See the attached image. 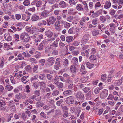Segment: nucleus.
<instances>
[{"label":"nucleus","instance_id":"1","mask_svg":"<svg viewBox=\"0 0 123 123\" xmlns=\"http://www.w3.org/2000/svg\"><path fill=\"white\" fill-rule=\"evenodd\" d=\"M20 38L23 42L25 43L28 42L31 40L28 34L25 32L21 33L20 36Z\"/></svg>","mask_w":123,"mask_h":123},{"label":"nucleus","instance_id":"2","mask_svg":"<svg viewBox=\"0 0 123 123\" xmlns=\"http://www.w3.org/2000/svg\"><path fill=\"white\" fill-rule=\"evenodd\" d=\"M75 99V98L74 96H70L66 98L65 102L68 105L73 104L74 103V101Z\"/></svg>","mask_w":123,"mask_h":123},{"label":"nucleus","instance_id":"3","mask_svg":"<svg viewBox=\"0 0 123 123\" xmlns=\"http://www.w3.org/2000/svg\"><path fill=\"white\" fill-rule=\"evenodd\" d=\"M56 18L54 16H51L49 18L46 20L47 21L48 25L49 26L50 25H53L54 24L56 21Z\"/></svg>","mask_w":123,"mask_h":123},{"label":"nucleus","instance_id":"4","mask_svg":"<svg viewBox=\"0 0 123 123\" xmlns=\"http://www.w3.org/2000/svg\"><path fill=\"white\" fill-rule=\"evenodd\" d=\"M50 13V12L49 11L47 10H45L40 13V16L43 18H46L48 16L49 14Z\"/></svg>","mask_w":123,"mask_h":123},{"label":"nucleus","instance_id":"5","mask_svg":"<svg viewBox=\"0 0 123 123\" xmlns=\"http://www.w3.org/2000/svg\"><path fill=\"white\" fill-rule=\"evenodd\" d=\"M108 93V91L107 90L105 89L103 90L100 94V97L102 99L105 98L107 97Z\"/></svg>","mask_w":123,"mask_h":123},{"label":"nucleus","instance_id":"6","mask_svg":"<svg viewBox=\"0 0 123 123\" xmlns=\"http://www.w3.org/2000/svg\"><path fill=\"white\" fill-rule=\"evenodd\" d=\"M89 35L88 34H86L83 36L81 41V43L83 44H86L89 40Z\"/></svg>","mask_w":123,"mask_h":123},{"label":"nucleus","instance_id":"7","mask_svg":"<svg viewBox=\"0 0 123 123\" xmlns=\"http://www.w3.org/2000/svg\"><path fill=\"white\" fill-rule=\"evenodd\" d=\"M75 96L78 100H82L84 99V94L80 91L77 92L76 93Z\"/></svg>","mask_w":123,"mask_h":123},{"label":"nucleus","instance_id":"8","mask_svg":"<svg viewBox=\"0 0 123 123\" xmlns=\"http://www.w3.org/2000/svg\"><path fill=\"white\" fill-rule=\"evenodd\" d=\"M77 66L72 64L69 67V70L71 73L73 74L75 73L77 71L76 66Z\"/></svg>","mask_w":123,"mask_h":123},{"label":"nucleus","instance_id":"9","mask_svg":"<svg viewBox=\"0 0 123 123\" xmlns=\"http://www.w3.org/2000/svg\"><path fill=\"white\" fill-rule=\"evenodd\" d=\"M110 28V31L111 33V34L114 33L116 31L115 26L113 23H111L109 25Z\"/></svg>","mask_w":123,"mask_h":123},{"label":"nucleus","instance_id":"10","mask_svg":"<svg viewBox=\"0 0 123 123\" xmlns=\"http://www.w3.org/2000/svg\"><path fill=\"white\" fill-rule=\"evenodd\" d=\"M4 38L7 41H11L12 38L9 32L6 33L4 35Z\"/></svg>","mask_w":123,"mask_h":123},{"label":"nucleus","instance_id":"11","mask_svg":"<svg viewBox=\"0 0 123 123\" xmlns=\"http://www.w3.org/2000/svg\"><path fill=\"white\" fill-rule=\"evenodd\" d=\"M54 38H47L44 40L41 43L44 44L45 45H46L49 43L52 42L54 40Z\"/></svg>","mask_w":123,"mask_h":123},{"label":"nucleus","instance_id":"12","mask_svg":"<svg viewBox=\"0 0 123 123\" xmlns=\"http://www.w3.org/2000/svg\"><path fill=\"white\" fill-rule=\"evenodd\" d=\"M45 34L46 36L47 37V38H51L53 36V33L50 30H48L45 32Z\"/></svg>","mask_w":123,"mask_h":123},{"label":"nucleus","instance_id":"13","mask_svg":"<svg viewBox=\"0 0 123 123\" xmlns=\"http://www.w3.org/2000/svg\"><path fill=\"white\" fill-rule=\"evenodd\" d=\"M74 8H69L68 10V14L71 15H75V14L76 12H74Z\"/></svg>","mask_w":123,"mask_h":123},{"label":"nucleus","instance_id":"14","mask_svg":"<svg viewBox=\"0 0 123 123\" xmlns=\"http://www.w3.org/2000/svg\"><path fill=\"white\" fill-rule=\"evenodd\" d=\"M54 82L58 88H62L63 86V84L62 82L55 80H54Z\"/></svg>","mask_w":123,"mask_h":123},{"label":"nucleus","instance_id":"15","mask_svg":"<svg viewBox=\"0 0 123 123\" xmlns=\"http://www.w3.org/2000/svg\"><path fill=\"white\" fill-rule=\"evenodd\" d=\"M71 62L73 63V65L78 66V59L75 57H73L72 60Z\"/></svg>","mask_w":123,"mask_h":123},{"label":"nucleus","instance_id":"16","mask_svg":"<svg viewBox=\"0 0 123 123\" xmlns=\"http://www.w3.org/2000/svg\"><path fill=\"white\" fill-rule=\"evenodd\" d=\"M82 4L84 5L83 9L87 12L89 11V10L88 9V7L87 5V4L86 3V2L85 1H84L82 2Z\"/></svg>","mask_w":123,"mask_h":123},{"label":"nucleus","instance_id":"17","mask_svg":"<svg viewBox=\"0 0 123 123\" xmlns=\"http://www.w3.org/2000/svg\"><path fill=\"white\" fill-rule=\"evenodd\" d=\"M111 5V3L110 1H106L105 3V4L104 6V7L106 9H108L110 7Z\"/></svg>","mask_w":123,"mask_h":123},{"label":"nucleus","instance_id":"18","mask_svg":"<svg viewBox=\"0 0 123 123\" xmlns=\"http://www.w3.org/2000/svg\"><path fill=\"white\" fill-rule=\"evenodd\" d=\"M26 62L25 61H23L22 62H20V64L17 66H16L15 68H16L17 67H18L19 68H23L24 66L26 65Z\"/></svg>","mask_w":123,"mask_h":123},{"label":"nucleus","instance_id":"19","mask_svg":"<svg viewBox=\"0 0 123 123\" xmlns=\"http://www.w3.org/2000/svg\"><path fill=\"white\" fill-rule=\"evenodd\" d=\"M47 61L49 63L50 65H52L55 62V59L52 57H49Z\"/></svg>","mask_w":123,"mask_h":123},{"label":"nucleus","instance_id":"20","mask_svg":"<svg viewBox=\"0 0 123 123\" xmlns=\"http://www.w3.org/2000/svg\"><path fill=\"white\" fill-rule=\"evenodd\" d=\"M59 7L61 8H63L66 7V3L64 1H62L59 3Z\"/></svg>","mask_w":123,"mask_h":123},{"label":"nucleus","instance_id":"21","mask_svg":"<svg viewBox=\"0 0 123 123\" xmlns=\"http://www.w3.org/2000/svg\"><path fill=\"white\" fill-rule=\"evenodd\" d=\"M72 91L70 90H66L63 93V94L66 96L70 95L71 94Z\"/></svg>","mask_w":123,"mask_h":123},{"label":"nucleus","instance_id":"22","mask_svg":"<svg viewBox=\"0 0 123 123\" xmlns=\"http://www.w3.org/2000/svg\"><path fill=\"white\" fill-rule=\"evenodd\" d=\"M39 16L35 14L32 16L31 20L32 21H36L39 19Z\"/></svg>","mask_w":123,"mask_h":123},{"label":"nucleus","instance_id":"23","mask_svg":"<svg viewBox=\"0 0 123 123\" xmlns=\"http://www.w3.org/2000/svg\"><path fill=\"white\" fill-rule=\"evenodd\" d=\"M28 77V76H23L21 78L22 81L24 84L26 83L29 81L27 79Z\"/></svg>","mask_w":123,"mask_h":123},{"label":"nucleus","instance_id":"24","mask_svg":"<svg viewBox=\"0 0 123 123\" xmlns=\"http://www.w3.org/2000/svg\"><path fill=\"white\" fill-rule=\"evenodd\" d=\"M62 64L64 67H68L69 65V62L68 59H64L62 61Z\"/></svg>","mask_w":123,"mask_h":123},{"label":"nucleus","instance_id":"25","mask_svg":"<svg viewBox=\"0 0 123 123\" xmlns=\"http://www.w3.org/2000/svg\"><path fill=\"white\" fill-rule=\"evenodd\" d=\"M114 117V116H113L111 119H108V122L109 123L111 122V123H117V119L115 118Z\"/></svg>","mask_w":123,"mask_h":123},{"label":"nucleus","instance_id":"26","mask_svg":"<svg viewBox=\"0 0 123 123\" xmlns=\"http://www.w3.org/2000/svg\"><path fill=\"white\" fill-rule=\"evenodd\" d=\"M107 78V74H103L101 75V79L102 81L105 82Z\"/></svg>","mask_w":123,"mask_h":123},{"label":"nucleus","instance_id":"27","mask_svg":"<svg viewBox=\"0 0 123 123\" xmlns=\"http://www.w3.org/2000/svg\"><path fill=\"white\" fill-rule=\"evenodd\" d=\"M76 9L78 11H84L83 10V8L82 6V5L80 4H78L76 5Z\"/></svg>","mask_w":123,"mask_h":123},{"label":"nucleus","instance_id":"28","mask_svg":"<svg viewBox=\"0 0 123 123\" xmlns=\"http://www.w3.org/2000/svg\"><path fill=\"white\" fill-rule=\"evenodd\" d=\"M5 62V60L4 58L2 57L1 60L0 61V67L2 68L3 67L4 63Z\"/></svg>","mask_w":123,"mask_h":123},{"label":"nucleus","instance_id":"29","mask_svg":"<svg viewBox=\"0 0 123 123\" xmlns=\"http://www.w3.org/2000/svg\"><path fill=\"white\" fill-rule=\"evenodd\" d=\"M73 39V37L71 36H68L66 37V41L68 43L71 42Z\"/></svg>","mask_w":123,"mask_h":123},{"label":"nucleus","instance_id":"30","mask_svg":"<svg viewBox=\"0 0 123 123\" xmlns=\"http://www.w3.org/2000/svg\"><path fill=\"white\" fill-rule=\"evenodd\" d=\"M44 104V103L42 101L38 102L36 103L37 107L38 108L42 107Z\"/></svg>","mask_w":123,"mask_h":123},{"label":"nucleus","instance_id":"31","mask_svg":"<svg viewBox=\"0 0 123 123\" xmlns=\"http://www.w3.org/2000/svg\"><path fill=\"white\" fill-rule=\"evenodd\" d=\"M90 60L91 61H93L97 59V58L95 55H91L89 58Z\"/></svg>","mask_w":123,"mask_h":123},{"label":"nucleus","instance_id":"32","mask_svg":"<svg viewBox=\"0 0 123 123\" xmlns=\"http://www.w3.org/2000/svg\"><path fill=\"white\" fill-rule=\"evenodd\" d=\"M87 68L91 69L93 68L94 66L93 64L89 62H86V63Z\"/></svg>","mask_w":123,"mask_h":123},{"label":"nucleus","instance_id":"33","mask_svg":"<svg viewBox=\"0 0 123 123\" xmlns=\"http://www.w3.org/2000/svg\"><path fill=\"white\" fill-rule=\"evenodd\" d=\"M116 11L113 9L111 8L109 11V14L112 16H113L115 13Z\"/></svg>","mask_w":123,"mask_h":123},{"label":"nucleus","instance_id":"34","mask_svg":"<svg viewBox=\"0 0 123 123\" xmlns=\"http://www.w3.org/2000/svg\"><path fill=\"white\" fill-rule=\"evenodd\" d=\"M13 113H11L6 117V120L7 122H9L11 120V118H12L13 117Z\"/></svg>","mask_w":123,"mask_h":123},{"label":"nucleus","instance_id":"35","mask_svg":"<svg viewBox=\"0 0 123 123\" xmlns=\"http://www.w3.org/2000/svg\"><path fill=\"white\" fill-rule=\"evenodd\" d=\"M8 103L9 106L10 107L12 108L15 107L14 102L13 101H10L8 102Z\"/></svg>","mask_w":123,"mask_h":123},{"label":"nucleus","instance_id":"36","mask_svg":"<svg viewBox=\"0 0 123 123\" xmlns=\"http://www.w3.org/2000/svg\"><path fill=\"white\" fill-rule=\"evenodd\" d=\"M22 54L24 57L27 58L30 57L31 56V55L27 52H23Z\"/></svg>","mask_w":123,"mask_h":123},{"label":"nucleus","instance_id":"37","mask_svg":"<svg viewBox=\"0 0 123 123\" xmlns=\"http://www.w3.org/2000/svg\"><path fill=\"white\" fill-rule=\"evenodd\" d=\"M101 6V4L100 2H97L96 3L95 5V9L96 10H97L98 8L100 7Z\"/></svg>","mask_w":123,"mask_h":123},{"label":"nucleus","instance_id":"38","mask_svg":"<svg viewBox=\"0 0 123 123\" xmlns=\"http://www.w3.org/2000/svg\"><path fill=\"white\" fill-rule=\"evenodd\" d=\"M114 96L112 95L111 93H110L109 95L107 98V99L108 100H112L114 98Z\"/></svg>","mask_w":123,"mask_h":123},{"label":"nucleus","instance_id":"39","mask_svg":"<svg viewBox=\"0 0 123 123\" xmlns=\"http://www.w3.org/2000/svg\"><path fill=\"white\" fill-rule=\"evenodd\" d=\"M38 66L36 64L32 68L33 71L34 73H37V69Z\"/></svg>","mask_w":123,"mask_h":123},{"label":"nucleus","instance_id":"40","mask_svg":"<svg viewBox=\"0 0 123 123\" xmlns=\"http://www.w3.org/2000/svg\"><path fill=\"white\" fill-rule=\"evenodd\" d=\"M25 69L26 71L28 72H30L32 69V68L31 66L29 65L25 67Z\"/></svg>","mask_w":123,"mask_h":123},{"label":"nucleus","instance_id":"41","mask_svg":"<svg viewBox=\"0 0 123 123\" xmlns=\"http://www.w3.org/2000/svg\"><path fill=\"white\" fill-rule=\"evenodd\" d=\"M43 43H41L39 45L38 47V49L40 51L42 50L43 49Z\"/></svg>","mask_w":123,"mask_h":123},{"label":"nucleus","instance_id":"42","mask_svg":"<svg viewBox=\"0 0 123 123\" xmlns=\"http://www.w3.org/2000/svg\"><path fill=\"white\" fill-rule=\"evenodd\" d=\"M68 3L71 6L73 5H75L76 4V2L74 0H69Z\"/></svg>","mask_w":123,"mask_h":123},{"label":"nucleus","instance_id":"43","mask_svg":"<svg viewBox=\"0 0 123 123\" xmlns=\"http://www.w3.org/2000/svg\"><path fill=\"white\" fill-rule=\"evenodd\" d=\"M45 74H40L39 77V78L40 80H44L45 79Z\"/></svg>","mask_w":123,"mask_h":123},{"label":"nucleus","instance_id":"44","mask_svg":"<svg viewBox=\"0 0 123 123\" xmlns=\"http://www.w3.org/2000/svg\"><path fill=\"white\" fill-rule=\"evenodd\" d=\"M33 86L35 88H38L39 84L38 82H34L33 83Z\"/></svg>","mask_w":123,"mask_h":123},{"label":"nucleus","instance_id":"45","mask_svg":"<svg viewBox=\"0 0 123 123\" xmlns=\"http://www.w3.org/2000/svg\"><path fill=\"white\" fill-rule=\"evenodd\" d=\"M117 15H115L114 17L116 19H120L123 18V14H121L118 15L117 17Z\"/></svg>","mask_w":123,"mask_h":123},{"label":"nucleus","instance_id":"46","mask_svg":"<svg viewBox=\"0 0 123 123\" xmlns=\"http://www.w3.org/2000/svg\"><path fill=\"white\" fill-rule=\"evenodd\" d=\"M29 60L32 63H36L37 61L34 58H30L29 59Z\"/></svg>","mask_w":123,"mask_h":123},{"label":"nucleus","instance_id":"47","mask_svg":"<svg viewBox=\"0 0 123 123\" xmlns=\"http://www.w3.org/2000/svg\"><path fill=\"white\" fill-rule=\"evenodd\" d=\"M10 78L11 83L13 84H15V81L14 80V78L12 76L10 75Z\"/></svg>","mask_w":123,"mask_h":123},{"label":"nucleus","instance_id":"48","mask_svg":"<svg viewBox=\"0 0 123 123\" xmlns=\"http://www.w3.org/2000/svg\"><path fill=\"white\" fill-rule=\"evenodd\" d=\"M42 1L40 0H39L37 1L36 3V6L37 7H40L42 5Z\"/></svg>","mask_w":123,"mask_h":123},{"label":"nucleus","instance_id":"49","mask_svg":"<svg viewBox=\"0 0 123 123\" xmlns=\"http://www.w3.org/2000/svg\"><path fill=\"white\" fill-rule=\"evenodd\" d=\"M90 87H86L85 88H83L82 90L85 93H86L88 92L90 89Z\"/></svg>","mask_w":123,"mask_h":123},{"label":"nucleus","instance_id":"50","mask_svg":"<svg viewBox=\"0 0 123 123\" xmlns=\"http://www.w3.org/2000/svg\"><path fill=\"white\" fill-rule=\"evenodd\" d=\"M74 19V17L72 16H70L67 17L66 18V20L67 21L69 22H71Z\"/></svg>","mask_w":123,"mask_h":123},{"label":"nucleus","instance_id":"51","mask_svg":"<svg viewBox=\"0 0 123 123\" xmlns=\"http://www.w3.org/2000/svg\"><path fill=\"white\" fill-rule=\"evenodd\" d=\"M93 3L92 2H90L89 3L88 9L90 10L92 9L93 7Z\"/></svg>","mask_w":123,"mask_h":123},{"label":"nucleus","instance_id":"52","mask_svg":"<svg viewBox=\"0 0 123 123\" xmlns=\"http://www.w3.org/2000/svg\"><path fill=\"white\" fill-rule=\"evenodd\" d=\"M55 29L58 31H60L62 29V28H61V26L56 25V24H55Z\"/></svg>","mask_w":123,"mask_h":123},{"label":"nucleus","instance_id":"53","mask_svg":"<svg viewBox=\"0 0 123 123\" xmlns=\"http://www.w3.org/2000/svg\"><path fill=\"white\" fill-rule=\"evenodd\" d=\"M23 4L25 6H28L30 4L29 0H25L23 2Z\"/></svg>","mask_w":123,"mask_h":123},{"label":"nucleus","instance_id":"54","mask_svg":"<svg viewBox=\"0 0 123 123\" xmlns=\"http://www.w3.org/2000/svg\"><path fill=\"white\" fill-rule=\"evenodd\" d=\"M64 27L67 29H68L70 26V24L69 23L67 22H65L64 23Z\"/></svg>","mask_w":123,"mask_h":123},{"label":"nucleus","instance_id":"55","mask_svg":"<svg viewBox=\"0 0 123 123\" xmlns=\"http://www.w3.org/2000/svg\"><path fill=\"white\" fill-rule=\"evenodd\" d=\"M19 35L17 34H15L14 36V39L17 42L19 41Z\"/></svg>","mask_w":123,"mask_h":123},{"label":"nucleus","instance_id":"56","mask_svg":"<svg viewBox=\"0 0 123 123\" xmlns=\"http://www.w3.org/2000/svg\"><path fill=\"white\" fill-rule=\"evenodd\" d=\"M5 105V103L2 100L0 99V107H3Z\"/></svg>","mask_w":123,"mask_h":123},{"label":"nucleus","instance_id":"57","mask_svg":"<svg viewBox=\"0 0 123 123\" xmlns=\"http://www.w3.org/2000/svg\"><path fill=\"white\" fill-rule=\"evenodd\" d=\"M102 89L101 88V89H100L98 88H96L94 90V92L96 94H97L99 92L100 90Z\"/></svg>","mask_w":123,"mask_h":123},{"label":"nucleus","instance_id":"58","mask_svg":"<svg viewBox=\"0 0 123 123\" xmlns=\"http://www.w3.org/2000/svg\"><path fill=\"white\" fill-rule=\"evenodd\" d=\"M35 95V99L37 101H39L41 100V97L40 95Z\"/></svg>","mask_w":123,"mask_h":123},{"label":"nucleus","instance_id":"59","mask_svg":"<svg viewBox=\"0 0 123 123\" xmlns=\"http://www.w3.org/2000/svg\"><path fill=\"white\" fill-rule=\"evenodd\" d=\"M99 32V30H95L92 32V34L94 36H96V35L98 34Z\"/></svg>","mask_w":123,"mask_h":123},{"label":"nucleus","instance_id":"60","mask_svg":"<svg viewBox=\"0 0 123 123\" xmlns=\"http://www.w3.org/2000/svg\"><path fill=\"white\" fill-rule=\"evenodd\" d=\"M85 22V19L83 18H82L80 21V23L81 25H83L84 24V23Z\"/></svg>","mask_w":123,"mask_h":123},{"label":"nucleus","instance_id":"61","mask_svg":"<svg viewBox=\"0 0 123 123\" xmlns=\"http://www.w3.org/2000/svg\"><path fill=\"white\" fill-rule=\"evenodd\" d=\"M15 17L16 19L19 20L21 18V15L20 14H16L15 15Z\"/></svg>","mask_w":123,"mask_h":123},{"label":"nucleus","instance_id":"62","mask_svg":"<svg viewBox=\"0 0 123 123\" xmlns=\"http://www.w3.org/2000/svg\"><path fill=\"white\" fill-rule=\"evenodd\" d=\"M68 114L67 111H66L64 112L63 114L62 115V116L66 118L68 116Z\"/></svg>","mask_w":123,"mask_h":123},{"label":"nucleus","instance_id":"63","mask_svg":"<svg viewBox=\"0 0 123 123\" xmlns=\"http://www.w3.org/2000/svg\"><path fill=\"white\" fill-rule=\"evenodd\" d=\"M61 60V59L60 58H57L56 60V62L55 63V64L57 65H60Z\"/></svg>","mask_w":123,"mask_h":123},{"label":"nucleus","instance_id":"64","mask_svg":"<svg viewBox=\"0 0 123 123\" xmlns=\"http://www.w3.org/2000/svg\"><path fill=\"white\" fill-rule=\"evenodd\" d=\"M74 28L72 27L70 28L68 31V33L70 34H72L74 30Z\"/></svg>","mask_w":123,"mask_h":123}]
</instances>
